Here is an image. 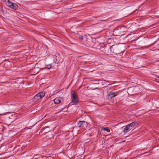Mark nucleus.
Instances as JSON below:
<instances>
[{"label": "nucleus", "instance_id": "obj_8", "mask_svg": "<svg viewBox=\"0 0 159 159\" xmlns=\"http://www.w3.org/2000/svg\"><path fill=\"white\" fill-rule=\"evenodd\" d=\"M118 93V92H110L107 94V96L109 97V98H111L117 96Z\"/></svg>", "mask_w": 159, "mask_h": 159}, {"label": "nucleus", "instance_id": "obj_5", "mask_svg": "<svg viewBox=\"0 0 159 159\" xmlns=\"http://www.w3.org/2000/svg\"><path fill=\"white\" fill-rule=\"evenodd\" d=\"M88 125V123L84 120L79 121L78 123V127L80 128H82L83 129L87 127Z\"/></svg>", "mask_w": 159, "mask_h": 159}, {"label": "nucleus", "instance_id": "obj_14", "mask_svg": "<svg viewBox=\"0 0 159 159\" xmlns=\"http://www.w3.org/2000/svg\"><path fill=\"white\" fill-rule=\"evenodd\" d=\"M102 130L107 131V132H109L110 131V129L108 127H102Z\"/></svg>", "mask_w": 159, "mask_h": 159}, {"label": "nucleus", "instance_id": "obj_3", "mask_svg": "<svg viewBox=\"0 0 159 159\" xmlns=\"http://www.w3.org/2000/svg\"><path fill=\"white\" fill-rule=\"evenodd\" d=\"M105 41V38L104 36H102L98 39L97 42L98 43H95L93 46L94 48L100 49L101 48V45L100 44H103Z\"/></svg>", "mask_w": 159, "mask_h": 159}, {"label": "nucleus", "instance_id": "obj_18", "mask_svg": "<svg viewBox=\"0 0 159 159\" xmlns=\"http://www.w3.org/2000/svg\"><path fill=\"white\" fill-rule=\"evenodd\" d=\"M49 157H48V158H46V159H49L48 158H49Z\"/></svg>", "mask_w": 159, "mask_h": 159}, {"label": "nucleus", "instance_id": "obj_6", "mask_svg": "<svg viewBox=\"0 0 159 159\" xmlns=\"http://www.w3.org/2000/svg\"><path fill=\"white\" fill-rule=\"evenodd\" d=\"M9 6L11 8H12L14 10H16L18 8V6L16 4L10 2V1L8 0Z\"/></svg>", "mask_w": 159, "mask_h": 159}, {"label": "nucleus", "instance_id": "obj_13", "mask_svg": "<svg viewBox=\"0 0 159 159\" xmlns=\"http://www.w3.org/2000/svg\"><path fill=\"white\" fill-rule=\"evenodd\" d=\"M138 124L137 123V122L134 121L130 124H129L128 125H129V126H130L131 129H132L135 125H137Z\"/></svg>", "mask_w": 159, "mask_h": 159}, {"label": "nucleus", "instance_id": "obj_1", "mask_svg": "<svg viewBox=\"0 0 159 159\" xmlns=\"http://www.w3.org/2000/svg\"><path fill=\"white\" fill-rule=\"evenodd\" d=\"M111 54L116 55L119 54L123 52L121 48L117 45H113L111 46Z\"/></svg>", "mask_w": 159, "mask_h": 159}, {"label": "nucleus", "instance_id": "obj_16", "mask_svg": "<svg viewBox=\"0 0 159 159\" xmlns=\"http://www.w3.org/2000/svg\"><path fill=\"white\" fill-rule=\"evenodd\" d=\"M95 81H96V82L95 83H94L95 84H99V83H98V82H98V81H100V80H95Z\"/></svg>", "mask_w": 159, "mask_h": 159}, {"label": "nucleus", "instance_id": "obj_2", "mask_svg": "<svg viewBox=\"0 0 159 159\" xmlns=\"http://www.w3.org/2000/svg\"><path fill=\"white\" fill-rule=\"evenodd\" d=\"M71 102L76 104L79 102V98L76 92L72 90L71 91Z\"/></svg>", "mask_w": 159, "mask_h": 159}, {"label": "nucleus", "instance_id": "obj_17", "mask_svg": "<svg viewBox=\"0 0 159 159\" xmlns=\"http://www.w3.org/2000/svg\"><path fill=\"white\" fill-rule=\"evenodd\" d=\"M156 80L157 82H159V77H158L157 78H156Z\"/></svg>", "mask_w": 159, "mask_h": 159}, {"label": "nucleus", "instance_id": "obj_10", "mask_svg": "<svg viewBox=\"0 0 159 159\" xmlns=\"http://www.w3.org/2000/svg\"><path fill=\"white\" fill-rule=\"evenodd\" d=\"M131 129L130 128V126H129V125L128 124L125 127L123 131V132L124 133H127L128 131H129V130H130Z\"/></svg>", "mask_w": 159, "mask_h": 159}, {"label": "nucleus", "instance_id": "obj_4", "mask_svg": "<svg viewBox=\"0 0 159 159\" xmlns=\"http://www.w3.org/2000/svg\"><path fill=\"white\" fill-rule=\"evenodd\" d=\"M102 50L104 53L106 54H111V47L109 45H106L104 46V47H102Z\"/></svg>", "mask_w": 159, "mask_h": 159}, {"label": "nucleus", "instance_id": "obj_9", "mask_svg": "<svg viewBox=\"0 0 159 159\" xmlns=\"http://www.w3.org/2000/svg\"><path fill=\"white\" fill-rule=\"evenodd\" d=\"M61 99L63 100V98L61 97H58L55 98L53 100L54 103L56 104L60 103L61 102Z\"/></svg>", "mask_w": 159, "mask_h": 159}, {"label": "nucleus", "instance_id": "obj_20", "mask_svg": "<svg viewBox=\"0 0 159 159\" xmlns=\"http://www.w3.org/2000/svg\"><path fill=\"white\" fill-rule=\"evenodd\" d=\"M158 45H159V44H158Z\"/></svg>", "mask_w": 159, "mask_h": 159}, {"label": "nucleus", "instance_id": "obj_12", "mask_svg": "<svg viewBox=\"0 0 159 159\" xmlns=\"http://www.w3.org/2000/svg\"><path fill=\"white\" fill-rule=\"evenodd\" d=\"M41 99V98H39V97L38 95L37 94L33 98L32 100L33 101L36 102Z\"/></svg>", "mask_w": 159, "mask_h": 159}, {"label": "nucleus", "instance_id": "obj_11", "mask_svg": "<svg viewBox=\"0 0 159 159\" xmlns=\"http://www.w3.org/2000/svg\"><path fill=\"white\" fill-rule=\"evenodd\" d=\"M45 92L42 91L38 93L37 94L39 97L40 98L42 99L45 96Z\"/></svg>", "mask_w": 159, "mask_h": 159}, {"label": "nucleus", "instance_id": "obj_19", "mask_svg": "<svg viewBox=\"0 0 159 159\" xmlns=\"http://www.w3.org/2000/svg\"><path fill=\"white\" fill-rule=\"evenodd\" d=\"M62 111V110H61V111H60H60Z\"/></svg>", "mask_w": 159, "mask_h": 159}, {"label": "nucleus", "instance_id": "obj_15", "mask_svg": "<svg viewBox=\"0 0 159 159\" xmlns=\"http://www.w3.org/2000/svg\"><path fill=\"white\" fill-rule=\"evenodd\" d=\"M79 39L80 41H82L83 39V36H80V37H79Z\"/></svg>", "mask_w": 159, "mask_h": 159}, {"label": "nucleus", "instance_id": "obj_7", "mask_svg": "<svg viewBox=\"0 0 159 159\" xmlns=\"http://www.w3.org/2000/svg\"><path fill=\"white\" fill-rule=\"evenodd\" d=\"M120 32H121V27H116L113 31V34L114 36H117Z\"/></svg>", "mask_w": 159, "mask_h": 159}]
</instances>
